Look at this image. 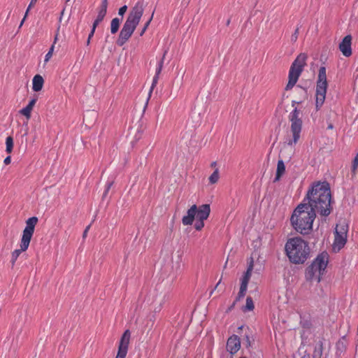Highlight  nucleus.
<instances>
[{"mask_svg":"<svg viewBox=\"0 0 358 358\" xmlns=\"http://www.w3.org/2000/svg\"><path fill=\"white\" fill-rule=\"evenodd\" d=\"M307 199L308 206L322 216H328L331 210V195L329 185L326 182L313 183L307 192L304 201Z\"/></svg>","mask_w":358,"mask_h":358,"instance_id":"f257e3e1","label":"nucleus"},{"mask_svg":"<svg viewBox=\"0 0 358 358\" xmlns=\"http://www.w3.org/2000/svg\"><path fill=\"white\" fill-rule=\"evenodd\" d=\"M316 213L307 203H300L294 210L290 222L293 228L301 234H308L313 229Z\"/></svg>","mask_w":358,"mask_h":358,"instance_id":"f03ea898","label":"nucleus"},{"mask_svg":"<svg viewBox=\"0 0 358 358\" xmlns=\"http://www.w3.org/2000/svg\"><path fill=\"white\" fill-rule=\"evenodd\" d=\"M145 5L143 1H138L130 9L126 21L120 32L117 44L122 46L134 32L143 15Z\"/></svg>","mask_w":358,"mask_h":358,"instance_id":"7ed1b4c3","label":"nucleus"},{"mask_svg":"<svg viewBox=\"0 0 358 358\" xmlns=\"http://www.w3.org/2000/svg\"><path fill=\"white\" fill-rule=\"evenodd\" d=\"M285 249L289 261L295 264H303L310 257L308 243L300 237L288 239Z\"/></svg>","mask_w":358,"mask_h":358,"instance_id":"20e7f679","label":"nucleus"},{"mask_svg":"<svg viewBox=\"0 0 358 358\" xmlns=\"http://www.w3.org/2000/svg\"><path fill=\"white\" fill-rule=\"evenodd\" d=\"M299 102L296 101H292L293 110L289 114L288 119L290 122V130L287 136V143L289 146L295 145L301 138L302 131V120L300 117V110L296 106Z\"/></svg>","mask_w":358,"mask_h":358,"instance_id":"39448f33","label":"nucleus"},{"mask_svg":"<svg viewBox=\"0 0 358 358\" xmlns=\"http://www.w3.org/2000/svg\"><path fill=\"white\" fill-rule=\"evenodd\" d=\"M329 262V255L326 252L319 254L306 268L305 276L307 280L320 282Z\"/></svg>","mask_w":358,"mask_h":358,"instance_id":"423d86ee","label":"nucleus"},{"mask_svg":"<svg viewBox=\"0 0 358 358\" xmlns=\"http://www.w3.org/2000/svg\"><path fill=\"white\" fill-rule=\"evenodd\" d=\"M37 222L38 218L36 217H31L26 221V227L23 230L21 238L20 249L15 250L11 254L10 263L13 266L15 264L20 254L28 249Z\"/></svg>","mask_w":358,"mask_h":358,"instance_id":"0eeeda50","label":"nucleus"},{"mask_svg":"<svg viewBox=\"0 0 358 358\" xmlns=\"http://www.w3.org/2000/svg\"><path fill=\"white\" fill-rule=\"evenodd\" d=\"M307 55L305 53L299 54L291 65L288 75V83L285 90H291L298 81L304 66L306 64Z\"/></svg>","mask_w":358,"mask_h":358,"instance_id":"6e6552de","label":"nucleus"},{"mask_svg":"<svg viewBox=\"0 0 358 358\" xmlns=\"http://www.w3.org/2000/svg\"><path fill=\"white\" fill-rule=\"evenodd\" d=\"M210 207L209 204H203L197 208L196 205H193L187 212V215L183 216L182 222L183 225L187 226L192 224L195 216L196 220H206L209 217Z\"/></svg>","mask_w":358,"mask_h":358,"instance_id":"1a4fd4ad","label":"nucleus"},{"mask_svg":"<svg viewBox=\"0 0 358 358\" xmlns=\"http://www.w3.org/2000/svg\"><path fill=\"white\" fill-rule=\"evenodd\" d=\"M326 68L321 66L319 69L316 85L315 108L319 110L324 103L327 90Z\"/></svg>","mask_w":358,"mask_h":358,"instance_id":"9d476101","label":"nucleus"},{"mask_svg":"<svg viewBox=\"0 0 358 358\" xmlns=\"http://www.w3.org/2000/svg\"><path fill=\"white\" fill-rule=\"evenodd\" d=\"M348 229L346 226L337 224L335 229V238L333 244L334 251H339L346 243Z\"/></svg>","mask_w":358,"mask_h":358,"instance_id":"9b49d317","label":"nucleus"},{"mask_svg":"<svg viewBox=\"0 0 358 358\" xmlns=\"http://www.w3.org/2000/svg\"><path fill=\"white\" fill-rule=\"evenodd\" d=\"M131 334L129 330H126L120 339L118 351L115 358H125L128 351Z\"/></svg>","mask_w":358,"mask_h":358,"instance_id":"f8f14e48","label":"nucleus"},{"mask_svg":"<svg viewBox=\"0 0 358 358\" xmlns=\"http://www.w3.org/2000/svg\"><path fill=\"white\" fill-rule=\"evenodd\" d=\"M352 36L351 35H347L345 36L342 41L339 43L338 48L340 51L342 52L343 55L349 57L352 55Z\"/></svg>","mask_w":358,"mask_h":358,"instance_id":"ddd939ff","label":"nucleus"},{"mask_svg":"<svg viewBox=\"0 0 358 358\" xmlns=\"http://www.w3.org/2000/svg\"><path fill=\"white\" fill-rule=\"evenodd\" d=\"M241 348V341L236 335L230 336L227 343V350L231 354L236 353Z\"/></svg>","mask_w":358,"mask_h":358,"instance_id":"4468645a","label":"nucleus"},{"mask_svg":"<svg viewBox=\"0 0 358 358\" xmlns=\"http://www.w3.org/2000/svg\"><path fill=\"white\" fill-rule=\"evenodd\" d=\"M108 8V0H103L101 4V7L99 10L97 17L93 23L94 29H96V27L98 24L103 20L106 16Z\"/></svg>","mask_w":358,"mask_h":358,"instance_id":"2eb2a0df","label":"nucleus"},{"mask_svg":"<svg viewBox=\"0 0 358 358\" xmlns=\"http://www.w3.org/2000/svg\"><path fill=\"white\" fill-rule=\"evenodd\" d=\"M44 80L41 76L36 75L32 80V90L34 92H39L42 90Z\"/></svg>","mask_w":358,"mask_h":358,"instance_id":"dca6fc26","label":"nucleus"},{"mask_svg":"<svg viewBox=\"0 0 358 358\" xmlns=\"http://www.w3.org/2000/svg\"><path fill=\"white\" fill-rule=\"evenodd\" d=\"M36 101H37V98L32 99L26 107H24L22 110H20V113L22 115H24L27 118H28V119L30 118L31 112L34 105L36 104Z\"/></svg>","mask_w":358,"mask_h":358,"instance_id":"f3484780","label":"nucleus"},{"mask_svg":"<svg viewBox=\"0 0 358 358\" xmlns=\"http://www.w3.org/2000/svg\"><path fill=\"white\" fill-rule=\"evenodd\" d=\"M285 166L282 159L278 160V164H277V170H276V174L275 177L274 181H278L281 176L285 173Z\"/></svg>","mask_w":358,"mask_h":358,"instance_id":"a211bd4d","label":"nucleus"},{"mask_svg":"<svg viewBox=\"0 0 358 358\" xmlns=\"http://www.w3.org/2000/svg\"><path fill=\"white\" fill-rule=\"evenodd\" d=\"M322 343L321 341H319L317 343H316L314 351L313 353V358H321L322 355Z\"/></svg>","mask_w":358,"mask_h":358,"instance_id":"6ab92c4d","label":"nucleus"},{"mask_svg":"<svg viewBox=\"0 0 358 358\" xmlns=\"http://www.w3.org/2000/svg\"><path fill=\"white\" fill-rule=\"evenodd\" d=\"M120 24V20L117 17H115L110 22V32L114 34L117 32Z\"/></svg>","mask_w":358,"mask_h":358,"instance_id":"aec40b11","label":"nucleus"},{"mask_svg":"<svg viewBox=\"0 0 358 358\" xmlns=\"http://www.w3.org/2000/svg\"><path fill=\"white\" fill-rule=\"evenodd\" d=\"M255 308L253 301L250 296H248L246 299L245 306L243 307L242 310L243 312L252 311Z\"/></svg>","mask_w":358,"mask_h":358,"instance_id":"412c9836","label":"nucleus"},{"mask_svg":"<svg viewBox=\"0 0 358 358\" xmlns=\"http://www.w3.org/2000/svg\"><path fill=\"white\" fill-rule=\"evenodd\" d=\"M251 275H252V272L246 271L244 273V274L241 280V285L248 287V285L250 280Z\"/></svg>","mask_w":358,"mask_h":358,"instance_id":"4be33fe9","label":"nucleus"},{"mask_svg":"<svg viewBox=\"0 0 358 358\" xmlns=\"http://www.w3.org/2000/svg\"><path fill=\"white\" fill-rule=\"evenodd\" d=\"M220 178L219 170L216 169L213 173L210 176L208 180L210 184H215Z\"/></svg>","mask_w":358,"mask_h":358,"instance_id":"5701e85b","label":"nucleus"},{"mask_svg":"<svg viewBox=\"0 0 358 358\" xmlns=\"http://www.w3.org/2000/svg\"><path fill=\"white\" fill-rule=\"evenodd\" d=\"M6 151L8 153H10L13 148V139L11 136H8L6 139Z\"/></svg>","mask_w":358,"mask_h":358,"instance_id":"b1692460","label":"nucleus"},{"mask_svg":"<svg viewBox=\"0 0 358 358\" xmlns=\"http://www.w3.org/2000/svg\"><path fill=\"white\" fill-rule=\"evenodd\" d=\"M165 55H166V52L164 54L162 58L158 62L157 66L156 68L155 75L159 76V74L162 70Z\"/></svg>","mask_w":358,"mask_h":358,"instance_id":"393cba45","label":"nucleus"},{"mask_svg":"<svg viewBox=\"0 0 358 358\" xmlns=\"http://www.w3.org/2000/svg\"><path fill=\"white\" fill-rule=\"evenodd\" d=\"M153 15H154V13H152L151 17L148 19V20L145 23L143 27L142 28V29L141 30L140 33H139V35L140 36H142L144 33L146 31L147 29L148 28L152 18H153Z\"/></svg>","mask_w":358,"mask_h":358,"instance_id":"a878e982","label":"nucleus"},{"mask_svg":"<svg viewBox=\"0 0 358 358\" xmlns=\"http://www.w3.org/2000/svg\"><path fill=\"white\" fill-rule=\"evenodd\" d=\"M358 168V153L355 157L352 163V173L353 175L356 174L357 169Z\"/></svg>","mask_w":358,"mask_h":358,"instance_id":"bb28decb","label":"nucleus"},{"mask_svg":"<svg viewBox=\"0 0 358 358\" xmlns=\"http://www.w3.org/2000/svg\"><path fill=\"white\" fill-rule=\"evenodd\" d=\"M248 287L243 286L241 285L240 290L238 294V296L236 298V301L240 300L241 298H243L247 292Z\"/></svg>","mask_w":358,"mask_h":358,"instance_id":"cd10ccee","label":"nucleus"},{"mask_svg":"<svg viewBox=\"0 0 358 358\" xmlns=\"http://www.w3.org/2000/svg\"><path fill=\"white\" fill-rule=\"evenodd\" d=\"M203 227H204V221L196 220V222L194 224V228L197 231H200L203 228Z\"/></svg>","mask_w":358,"mask_h":358,"instance_id":"c85d7f7f","label":"nucleus"},{"mask_svg":"<svg viewBox=\"0 0 358 358\" xmlns=\"http://www.w3.org/2000/svg\"><path fill=\"white\" fill-rule=\"evenodd\" d=\"M54 48H55L54 44H52V46L50 47L49 51L45 55V62H48L49 61V59L51 58V57L52 56Z\"/></svg>","mask_w":358,"mask_h":358,"instance_id":"c756f323","label":"nucleus"},{"mask_svg":"<svg viewBox=\"0 0 358 358\" xmlns=\"http://www.w3.org/2000/svg\"><path fill=\"white\" fill-rule=\"evenodd\" d=\"M299 27H297L294 31V33L291 36V41L292 42H296L297 38H298V35H299Z\"/></svg>","mask_w":358,"mask_h":358,"instance_id":"7c9ffc66","label":"nucleus"},{"mask_svg":"<svg viewBox=\"0 0 358 358\" xmlns=\"http://www.w3.org/2000/svg\"><path fill=\"white\" fill-rule=\"evenodd\" d=\"M127 6L126 5L122 6L118 10L119 15L123 16L124 13L127 12Z\"/></svg>","mask_w":358,"mask_h":358,"instance_id":"2f4dec72","label":"nucleus"},{"mask_svg":"<svg viewBox=\"0 0 358 358\" xmlns=\"http://www.w3.org/2000/svg\"><path fill=\"white\" fill-rule=\"evenodd\" d=\"M253 267H254V262H253L252 258H251L250 262L248 263V268H247L246 271H250L252 273Z\"/></svg>","mask_w":358,"mask_h":358,"instance_id":"473e14b6","label":"nucleus"},{"mask_svg":"<svg viewBox=\"0 0 358 358\" xmlns=\"http://www.w3.org/2000/svg\"><path fill=\"white\" fill-rule=\"evenodd\" d=\"M158 79H159V76L157 75H155L154 78H153V80H152V86H151V90L155 87V86L157 85V81H158Z\"/></svg>","mask_w":358,"mask_h":358,"instance_id":"72a5a7b5","label":"nucleus"},{"mask_svg":"<svg viewBox=\"0 0 358 358\" xmlns=\"http://www.w3.org/2000/svg\"><path fill=\"white\" fill-rule=\"evenodd\" d=\"M11 162V157L10 156H8L6 157L5 159H4V161H3V163L6 164V165H8Z\"/></svg>","mask_w":358,"mask_h":358,"instance_id":"f704fd0d","label":"nucleus"},{"mask_svg":"<svg viewBox=\"0 0 358 358\" xmlns=\"http://www.w3.org/2000/svg\"><path fill=\"white\" fill-rule=\"evenodd\" d=\"M301 324L303 326V327H304V328L305 327L309 328V327H310V324L307 321H306V322H301Z\"/></svg>","mask_w":358,"mask_h":358,"instance_id":"c9c22d12","label":"nucleus"},{"mask_svg":"<svg viewBox=\"0 0 358 358\" xmlns=\"http://www.w3.org/2000/svg\"><path fill=\"white\" fill-rule=\"evenodd\" d=\"M94 31H95V29H94V27L92 26V31L90 33L88 37H89V40L91 39V38L93 36L94 34Z\"/></svg>","mask_w":358,"mask_h":358,"instance_id":"e433bc0d","label":"nucleus"},{"mask_svg":"<svg viewBox=\"0 0 358 358\" xmlns=\"http://www.w3.org/2000/svg\"><path fill=\"white\" fill-rule=\"evenodd\" d=\"M59 27L58 28L57 33L56 34V35H55V38H54V42H53V44H54V45L57 43V40H58V35H59L58 31H59Z\"/></svg>","mask_w":358,"mask_h":358,"instance_id":"4c0bfd02","label":"nucleus"},{"mask_svg":"<svg viewBox=\"0 0 358 358\" xmlns=\"http://www.w3.org/2000/svg\"><path fill=\"white\" fill-rule=\"evenodd\" d=\"M36 2H33L32 0H31L29 5L28 6L27 9L30 10L31 8L36 3Z\"/></svg>","mask_w":358,"mask_h":358,"instance_id":"58836bf2","label":"nucleus"},{"mask_svg":"<svg viewBox=\"0 0 358 358\" xmlns=\"http://www.w3.org/2000/svg\"><path fill=\"white\" fill-rule=\"evenodd\" d=\"M36 2H33L32 0H31L29 5L28 6L27 9L30 10L31 8L36 3Z\"/></svg>","mask_w":358,"mask_h":358,"instance_id":"ea45409f","label":"nucleus"},{"mask_svg":"<svg viewBox=\"0 0 358 358\" xmlns=\"http://www.w3.org/2000/svg\"><path fill=\"white\" fill-rule=\"evenodd\" d=\"M89 229H90V226L87 227V228L84 231L83 237H85L87 236V231H88Z\"/></svg>","mask_w":358,"mask_h":358,"instance_id":"a19ab883","label":"nucleus"},{"mask_svg":"<svg viewBox=\"0 0 358 358\" xmlns=\"http://www.w3.org/2000/svg\"><path fill=\"white\" fill-rule=\"evenodd\" d=\"M25 20H26V18H25V17H24L22 20L21 21V22L20 24L19 28H20L22 26V24H23V23H24Z\"/></svg>","mask_w":358,"mask_h":358,"instance_id":"79ce46f5","label":"nucleus"},{"mask_svg":"<svg viewBox=\"0 0 358 358\" xmlns=\"http://www.w3.org/2000/svg\"><path fill=\"white\" fill-rule=\"evenodd\" d=\"M216 164H217L216 162H213L211 163L210 166H211V167H215L216 166Z\"/></svg>","mask_w":358,"mask_h":358,"instance_id":"37998d69","label":"nucleus"},{"mask_svg":"<svg viewBox=\"0 0 358 358\" xmlns=\"http://www.w3.org/2000/svg\"><path fill=\"white\" fill-rule=\"evenodd\" d=\"M29 12V10L27 9V10H26V12H25V15H24V17H25V18L27 17V15H28Z\"/></svg>","mask_w":358,"mask_h":358,"instance_id":"c03bdc74","label":"nucleus"},{"mask_svg":"<svg viewBox=\"0 0 358 358\" xmlns=\"http://www.w3.org/2000/svg\"><path fill=\"white\" fill-rule=\"evenodd\" d=\"M328 129H333V125L332 124H329L328 126Z\"/></svg>","mask_w":358,"mask_h":358,"instance_id":"a18cd8bd","label":"nucleus"},{"mask_svg":"<svg viewBox=\"0 0 358 358\" xmlns=\"http://www.w3.org/2000/svg\"><path fill=\"white\" fill-rule=\"evenodd\" d=\"M301 358H310L309 355H304Z\"/></svg>","mask_w":358,"mask_h":358,"instance_id":"49530a36","label":"nucleus"},{"mask_svg":"<svg viewBox=\"0 0 358 358\" xmlns=\"http://www.w3.org/2000/svg\"><path fill=\"white\" fill-rule=\"evenodd\" d=\"M220 283V280L217 283L215 288L219 285Z\"/></svg>","mask_w":358,"mask_h":358,"instance_id":"de8ad7c7","label":"nucleus"},{"mask_svg":"<svg viewBox=\"0 0 358 358\" xmlns=\"http://www.w3.org/2000/svg\"><path fill=\"white\" fill-rule=\"evenodd\" d=\"M110 185H108V188H107V190H106V192L108 191V189H110Z\"/></svg>","mask_w":358,"mask_h":358,"instance_id":"09e8293b","label":"nucleus"},{"mask_svg":"<svg viewBox=\"0 0 358 358\" xmlns=\"http://www.w3.org/2000/svg\"><path fill=\"white\" fill-rule=\"evenodd\" d=\"M90 40H89V38H87V43L89 44L90 43Z\"/></svg>","mask_w":358,"mask_h":358,"instance_id":"8fccbe9b","label":"nucleus"},{"mask_svg":"<svg viewBox=\"0 0 358 358\" xmlns=\"http://www.w3.org/2000/svg\"><path fill=\"white\" fill-rule=\"evenodd\" d=\"M32 1H33V2H36V1H37V0H32Z\"/></svg>","mask_w":358,"mask_h":358,"instance_id":"3c124183","label":"nucleus"},{"mask_svg":"<svg viewBox=\"0 0 358 358\" xmlns=\"http://www.w3.org/2000/svg\"><path fill=\"white\" fill-rule=\"evenodd\" d=\"M241 358H245V357H241Z\"/></svg>","mask_w":358,"mask_h":358,"instance_id":"603ef678","label":"nucleus"}]
</instances>
